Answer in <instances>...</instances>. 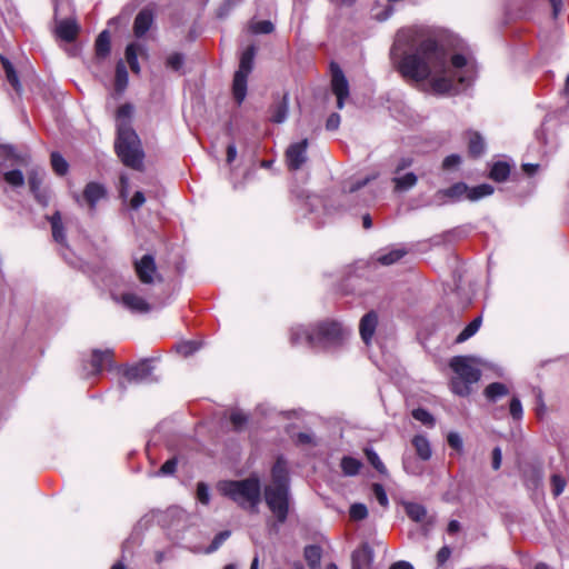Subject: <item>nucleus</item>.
<instances>
[{
	"label": "nucleus",
	"instance_id": "1",
	"mask_svg": "<svg viewBox=\"0 0 569 569\" xmlns=\"http://www.w3.org/2000/svg\"><path fill=\"white\" fill-rule=\"evenodd\" d=\"M400 34L391 49V57L398 66L399 72L417 82L430 78V87L436 94H457L459 84L468 86L470 79L465 74L468 59L461 53L451 57L450 63L443 46L433 38H426L410 52H405L397 60V49L400 44Z\"/></svg>",
	"mask_w": 569,
	"mask_h": 569
},
{
	"label": "nucleus",
	"instance_id": "2",
	"mask_svg": "<svg viewBox=\"0 0 569 569\" xmlns=\"http://www.w3.org/2000/svg\"><path fill=\"white\" fill-rule=\"evenodd\" d=\"M347 336L349 331L339 322L322 321L311 328L302 326L292 328L290 339L293 345L306 342L313 348H329L340 345Z\"/></svg>",
	"mask_w": 569,
	"mask_h": 569
},
{
	"label": "nucleus",
	"instance_id": "3",
	"mask_svg": "<svg viewBox=\"0 0 569 569\" xmlns=\"http://www.w3.org/2000/svg\"><path fill=\"white\" fill-rule=\"evenodd\" d=\"M219 489L223 496L230 498L243 509L256 511L261 500V485L256 476L242 480L223 481Z\"/></svg>",
	"mask_w": 569,
	"mask_h": 569
},
{
	"label": "nucleus",
	"instance_id": "4",
	"mask_svg": "<svg viewBox=\"0 0 569 569\" xmlns=\"http://www.w3.org/2000/svg\"><path fill=\"white\" fill-rule=\"evenodd\" d=\"M114 148L118 157L124 166L134 170H140L142 168L144 154L140 139L128 123H121L119 126Z\"/></svg>",
	"mask_w": 569,
	"mask_h": 569
},
{
	"label": "nucleus",
	"instance_id": "5",
	"mask_svg": "<svg viewBox=\"0 0 569 569\" xmlns=\"http://www.w3.org/2000/svg\"><path fill=\"white\" fill-rule=\"evenodd\" d=\"M455 376L451 378V390L460 397H467L471 392V385L479 381L480 370L473 365L470 357L457 356L449 362Z\"/></svg>",
	"mask_w": 569,
	"mask_h": 569
},
{
	"label": "nucleus",
	"instance_id": "6",
	"mask_svg": "<svg viewBox=\"0 0 569 569\" xmlns=\"http://www.w3.org/2000/svg\"><path fill=\"white\" fill-rule=\"evenodd\" d=\"M256 47L249 46L241 54L239 68L234 72L232 81V94L237 103L240 106L247 96L248 77L254 64Z\"/></svg>",
	"mask_w": 569,
	"mask_h": 569
},
{
	"label": "nucleus",
	"instance_id": "7",
	"mask_svg": "<svg viewBox=\"0 0 569 569\" xmlns=\"http://www.w3.org/2000/svg\"><path fill=\"white\" fill-rule=\"evenodd\" d=\"M264 500L278 522L283 523L289 511V489L264 488Z\"/></svg>",
	"mask_w": 569,
	"mask_h": 569
},
{
	"label": "nucleus",
	"instance_id": "8",
	"mask_svg": "<svg viewBox=\"0 0 569 569\" xmlns=\"http://www.w3.org/2000/svg\"><path fill=\"white\" fill-rule=\"evenodd\" d=\"M136 273L139 280L144 284L161 281L162 278L157 271L156 260L152 254H144L141 259L133 262Z\"/></svg>",
	"mask_w": 569,
	"mask_h": 569
},
{
	"label": "nucleus",
	"instance_id": "9",
	"mask_svg": "<svg viewBox=\"0 0 569 569\" xmlns=\"http://www.w3.org/2000/svg\"><path fill=\"white\" fill-rule=\"evenodd\" d=\"M331 89L337 97V108L342 109L345 100L349 97V83L338 64H331Z\"/></svg>",
	"mask_w": 569,
	"mask_h": 569
},
{
	"label": "nucleus",
	"instance_id": "10",
	"mask_svg": "<svg viewBox=\"0 0 569 569\" xmlns=\"http://www.w3.org/2000/svg\"><path fill=\"white\" fill-rule=\"evenodd\" d=\"M308 139L291 143L286 151V161L290 170H299L307 161Z\"/></svg>",
	"mask_w": 569,
	"mask_h": 569
},
{
	"label": "nucleus",
	"instance_id": "11",
	"mask_svg": "<svg viewBox=\"0 0 569 569\" xmlns=\"http://www.w3.org/2000/svg\"><path fill=\"white\" fill-rule=\"evenodd\" d=\"M463 197L468 199V186L465 182H457L449 188L438 190L435 193V201L438 206H443L448 201H460Z\"/></svg>",
	"mask_w": 569,
	"mask_h": 569
},
{
	"label": "nucleus",
	"instance_id": "12",
	"mask_svg": "<svg viewBox=\"0 0 569 569\" xmlns=\"http://www.w3.org/2000/svg\"><path fill=\"white\" fill-rule=\"evenodd\" d=\"M153 371V367L150 363V360L144 359L139 363L128 367L123 371V377L129 382L140 383L150 379Z\"/></svg>",
	"mask_w": 569,
	"mask_h": 569
},
{
	"label": "nucleus",
	"instance_id": "13",
	"mask_svg": "<svg viewBox=\"0 0 569 569\" xmlns=\"http://www.w3.org/2000/svg\"><path fill=\"white\" fill-rule=\"evenodd\" d=\"M117 302H120L123 307H126L131 312L136 313H147L151 310L150 305L146 301L144 298L138 296L134 292H123L119 298L114 297Z\"/></svg>",
	"mask_w": 569,
	"mask_h": 569
},
{
	"label": "nucleus",
	"instance_id": "14",
	"mask_svg": "<svg viewBox=\"0 0 569 569\" xmlns=\"http://www.w3.org/2000/svg\"><path fill=\"white\" fill-rule=\"evenodd\" d=\"M272 483L266 488L289 489V472L287 461L279 457L271 469Z\"/></svg>",
	"mask_w": 569,
	"mask_h": 569
},
{
	"label": "nucleus",
	"instance_id": "15",
	"mask_svg": "<svg viewBox=\"0 0 569 569\" xmlns=\"http://www.w3.org/2000/svg\"><path fill=\"white\" fill-rule=\"evenodd\" d=\"M373 562V550L368 543H363L351 555V569H368Z\"/></svg>",
	"mask_w": 569,
	"mask_h": 569
},
{
	"label": "nucleus",
	"instance_id": "16",
	"mask_svg": "<svg viewBox=\"0 0 569 569\" xmlns=\"http://www.w3.org/2000/svg\"><path fill=\"white\" fill-rule=\"evenodd\" d=\"M377 325H378V316L375 311H369L360 320L359 332H360L362 341L367 346L372 340V337L377 329Z\"/></svg>",
	"mask_w": 569,
	"mask_h": 569
},
{
	"label": "nucleus",
	"instance_id": "17",
	"mask_svg": "<svg viewBox=\"0 0 569 569\" xmlns=\"http://www.w3.org/2000/svg\"><path fill=\"white\" fill-rule=\"evenodd\" d=\"M154 21L150 9H142L134 18L133 33L137 38H142L151 29Z\"/></svg>",
	"mask_w": 569,
	"mask_h": 569
},
{
	"label": "nucleus",
	"instance_id": "18",
	"mask_svg": "<svg viewBox=\"0 0 569 569\" xmlns=\"http://www.w3.org/2000/svg\"><path fill=\"white\" fill-rule=\"evenodd\" d=\"M106 194V188L97 182H89L83 190V199L91 211H94L98 201L104 198Z\"/></svg>",
	"mask_w": 569,
	"mask_h": 569
},
{
	"label": "nucleus",
	"instance_id": "19",
	"mask_svg": "<svg viewBox=\"0 0 569 569\" xmlns=\"http://www.w3.org/2000/svg\"><path fill=\"white\" fill-rule=\"evenodd\" d=\"M395 192H407L418 182V176L415 172L395 174L391 179Z\"/></svg>",
	"mask_w": 569,
	"mask_h": 569
},
{
	"label": "nucleus",
	"instance_id": "20",
	"mask_svg": "<svg viewBox=\"0 0 569 569\" xmlns=\"http://www.w3.org/2000/svg\"><path fill=\"white\" fill-rule=\"evenodd\" d=\"M79 31V27L73 20H61L58 22L56 32L57 36L66 42H71L76 39Z\"/></svg>",
	"mask_w": 569,
	"mask_h": 569
},
{
	"label": "nucleus",
	"instance_id": "21",
	"mask_svg": "<svg viewBox=\"0 0 569 569\" xmlns=\"http://www.w3.org/2000/svg\"><path fill=\"white\" fill-rule=\"evenodd\" d=\"M111 358H112V351L109 349L103 350V351L98 350V349L93 350L92 359H91V367H92L91 373L99 375L102 371L103 366L111 361Z\"/></svg>",
	"mask_w": 569,
	"mask_h": 569
},
{
	"label": "nucleus",
	"instance_id": "22",
	"mask_svg": "<svg viewBox=\"0 0 569 569\" xmlns=\"http://www.w3.org/2000/svg\"><path fill=\"white\" fill-rule=\"evenodd\" d=\"M43 174L37 170H33L29 173V187L30 191L34 194L38 202L41 204H47V197L41 192V183H42Z\"/></svg>",
	"mask_w": 569,
	"mask_h": 569
},
{
	"label": "nucleus",
	"instance_id": "23",
	"mask_svg": "<svg viewBox=\"0 0 569 569\" xmlns=\"http://www.w3.org/2000/svg\"><path fill=\"white\" fill-rule=\"evenodd\" d=\"M412 445L416 449L418 457L421 460L427 461L431 458L432 450L430 447V442L425 436H421V435L415 436L412 439Z\"/></svg>",
	"mask_w": 569,
	"mask_h": 569
},
{
	"label": "nucleus",
	"instance_id": "24",
	"mask_svg": "<svg viewBox=\"0 0 569 569\" xmlns=\"http://www.w3.org/2000/svg\"><path fill=\"white\" fill-rule=\"evenodd\" d=\"M289 111V98L288 94H283L281 100L272 107L271 121L274 123H282Z\"/></svg>",
	"mask_w": 569,
	"mask_h": 569
},
{
	"label": "nucleus",
	"instance_id": "25",
	"mask_svg": "<svg viewBox=\"0 0 569 569\" xmlns=\"http://www.w3.org/2000/svg\"><path fill=\"white\" fill-rule=\"evenodd\" d=\"M50 223H51L52 237H53L54 241L63 244L66 242V233H64V228L62 224L61 214L59 211H56L51 216Z\"/></svg>",
	"mask_w": 569,
	"mask_h": 569
},
{
	"label": "nucleus",
	"instance_id": "26",
	"mask_svg": "<svg viewBox=\"0 0 569 569\" xmlns=\"http://www.w3.org/2000/svg\"><path fill=\"white\" fill-rule=\"evenodd\" d=\"M483 393L489 401L495 402L499 398L507 396L509 389L501 382H492L486 387Z\"/></svg>",
	"mask_w": 569,
	"mask_h": 569
},
{
	"label": "nucleus",
	"instance_id": "27",
	"mask_svg": "<svg viewBox=\"0 0 569 569\" xmlns=\"http://www.w3.org/2000/svg\"><path fill=\"white\" fill-rule=\"evenodd\" d=\"M405 511L407 516L415 522H421L427 516V509L416 502H405Z\"/></svg>",
	"mask_w": 569,
	"mask_h": 569
},
{
	"label": "nucleus",
	"instance_id": "28",
	"mask_svg": "<svg viewBox=\"0 0 569 569\" xmlns=\"http://www.w3.org/2000/svg\"><path fill=\"white\" fill-rule=\"evenodd\" d=\"M96 54L99 58H106L110 53V33L103 30L96 40Z\"/></svg>",
	"mask_w": 569,
	"mask_h": 569
},
{
	"label": "nucleus",
	"instance_id": "29",
	"mask_svg": "<svg viewBox=\"0 0 569 569\" xmlns=\"http://www.w3.org/2000/svg\"><path fill=\"white\" fill-rule=\"evenodd\" d=\"M509 174L510 166L505 161H498L493 163L489 177L497 182H502L507 180Z\"/></svg>",
	"mask_w": 569,
	"mask_h": 569
},
{
	"label": "nucleus",
	"instance_id": "30",
	"mask_svg": "<svg viewBox=\"0 0 569 569\" xmlns=\"http://www.w3.org/2000/svg\"><path fill=\"white\" fill-rule=\"evenodd\" d=\"M495 191L493 187L488 183H482L473 188L468 187V200L477 201L481 198L492 194Z\"/></svg>",
	"mask_w": 569,
	"mask_h": 569
},
{
	"label": "nucleus",
	"instance_id": "31",
	"mask_svg": "<svg viewBox=\"0 0 569 569\" xmlns=\"http://www.w3.org/2000/svg\"><path fill=\"white\" fill-rule=\"evenodd\" d=\"M303 556H305L307 563L311 568H316L320 565L321 548L317 545H309L305 548Z\"/></svg>",
	"mask_w": 569,
	"mask_h": 569
},
{
	"label": "nucleus",
	"instance_id": "32",
	"mask_svg": "<svg viewBox=\"0 0 569 569\" xmlns=\"http://www.w3.org/2000/svg\"><path fill=\"white\" fill-rule=\"evenodd\" d=\"M1 62H2V67L4 69L8 82L13 87V89L17 92H20L21 91V84H20L18 76H17V73H16V71L13 69V66L10 63V61L8 59H6L3 57H1Z\"/></svg>",
	"mask_w": 569,
	"mask_h": 569
},
{
	"label": "nucleus",
	"instance_id": "33",
	"mask_svg": "<svg viewBox=\"0 0 569 569\" xmlns=\"http://www.w3.org/2000/svg\"><path fill=\"white\" fill-rule=\"evenodd\" d=\"M138 50L139 46L134 42L129 43L126 48V59L130 66V69L134 73H139L140 71V66L138 62Z\"/></svg>",
	"mask_w": 569,
	"mask_h": 569
},
{
	"label": "nucleus",
	"instance_id": "34",
	"mask_svg": "<svg viewBox=\"0 0 569 569\" xmlns=\"http://www.w3.org/2000/svg\"><path fill=\"white\" fill-rule=\"evenodd\" d=\"M468 148H469V153L472 157L481 156L485 151V142H483L482 137L477 132H472L469 138Z\"/></svg>",
	"mask_w": 569,
	"mask_h": 569
},
{
	"label": "nucleus",
	"instance_id": "35",
	"mask_svg": "<svg viewBox=\"0 0 569 569\" xmlns=\"http://www.w3.org/2000/svg\"><path fill=\"white\" fill-rule=\"evenodd\" d=\"M481 318L473 319L456 338V342L461 343L471 338L480 328Z\"/></svg>",
	"mask_w": 569,
	"mask_h": 569
},
{
	"label": "nucleus",
	"instance_id": "36",
	"mask_svg": "<svg viewBox=\"0 0 569 569\" xmlns=\"http://www.w3.org/2000/svg\"><path fill=\"white\" fill-rule=\"evenodd\" d=\"M361 468V462L352 457H343L341 469L346 476H356Z\"/></svg>",
	"mask_w": 569,
	"mask_h": 569
},
{
	"label": "nucleus",
	"instance_id": "37",
	"mask_svg": "<svg viewBox=\"0 0 569 569\" xmlns=\"http://www.w3.org/2000/svg\"><path fill=\"white\" fill-rule=\"evenodd\" d=\"M128 84V71L122 61H119L116 67V89L123 91Z\"/></svg>",
	"mask_w": 569,
	"mask_h": 569
},
{
	"label": "nucleus",
	"instance_id": "38",
	"mask_svg": "<svg viewBox=\"0 0 569 569\" xmlns=\"http://www.w3.org/2000/svg\"><path fill=\"white\" fill-rule=\"evenodd\" d=\"M132 113L133 107L131 104L124 103L120 106L117 110V129L121 123H128L129 126H131L130 119L132 117Z\"/></svg>",
	"mask_w": 569,
	"mask_h": 569
},
{
	"label": "nucleus",
	"instance_id": "39",
	"mask_svg": "<svg viewBox=\"0 0 569 569\" xmlns=\"http://www.w3.org/2000/svg\"><path fill=\"white\" fill-rule=\"evenodd\" d=\"M407 251L403 249H395L388 253L381 254L378 257V261L381 264L389 266L397 261H399L403 256H406Z\"/></svg>",
	"mask_w": 569,
	"mask_h": 569
},
{
	"label": "nucleus",
	"instance_id": "40",
	"mask_svg": "<svg viewBox=\"0 0 569 569\" xmlns=\"http://www.w3.org/2000/svg\"><path fill=\"white\" fill-rule=\"evenodd\" d=\"M51 166L54 172L59 176L66 174L69 167L64 158L58 152L51 153Z\"/></svg>",
	"mask_w": 569,
	"mask_h": 569
},
{
	"label": "nucleus",
	"instance_id": "41",
	"mask_svg": "<svg viewBox=\"0 0 569 569\" xmlns=\"http://www.w3.org/2000/svg\"><path fill=\"white\" fill-rule=\"evenodd\" d=\"M365 453H366V457L368 459V461L370 462V465L380 473L385 475L387 472V468L386 466L383 465V462L380 460L378 453L371 449V448H366L365 449Z\"/></svg>",
	"mask_w": 569,
	"mask_h": 569
},
{
	"label": "nucleus",
	"instance_id": "42",
	"mask_svg": "<svg viewBox=\"0 0 569 569\" xmlns=\"http://www.w3.org/2000/svg\"><path fill=\"white\" fill-rule=\"evenodd\" d=\"M3 179L12 187H22L24 184L23 173L18 169L6 172Z\"/></svg>",
	"mask_w": 569,
	"mask_h": 569
},
{
	"label": "nucleus",
	"instance_id": "43",
	"mask_svg": "<svg viewBox=\"0 0 569 569\" xmlns=\"http://www.w3.org/2000/svg\"><path fill=\"white\" fill-rule=\"evenodd\" d=\"M412 417L423 423L425 426L432 427L435 425V418L432 415L423 409V408H417L412 411Z\"/></svg>",
	"mask_w": 569,
	"mask_h": 569
},
{
	"label": "nucleus",
	"instance_id": "44",
	"mask_svg": "<svg viewBox=\"0 0 569 569\" xmlns=\"http://www.w3.org/2000/svg\"><path fill=\"white\" fill-rule=\"evenodd\" d=\"M251 31L257 34H268L274 29L273 23L269 20L253 22L250 27Z\"/></svg>",
	"mask_w": 569,
	"mask_h": 569
},
{
	"label": "nucleus",
	"instance_id": "45",
	"mask_svg": "<svg viewBox=\"0 0 569 569\" xmlns=\"http://www.w3.org/2000/svg\"><path fill=\"white\" fill-rule=\"evenodd\" d=\"M231 532L229 530L220 531L213 540L211 541L210 546L207 548V553H212L217 551L220 546L230 537Z\"/></svg>",
	"mask_w": 569,
	"mask_h": 569
},
{
	"label": "nucleus",
	"instance_id": "46",
	"mask_svg": "<svg viewBox=\"0 0 569 569\" xmlns=\"http://www.w3.org/2000/svg\"><path fill=\"white\" fill-rule=\"evenodd\" d=\"M349 515L355 521L363 520L368 516V509L363 503H353L350 507Z\"/></svg>",
	"mask_w": 569,
	"mask_h": 569
},
{
	"label": "nucleus",
	"instance_id": "47",
	"mask_svg": "<svg viewBox=\"0 0 569 569\" xmlns=\"http://www.w3.org/2000/svg\"><path fill=\"white\" fill-rule=\"evenodd\" d=\"M184 63V57L181 53L174 52L171 53L166 61V64L168 68H170L173 71H179L183 67Z\"/></svg>",
	"mask_w": 569,
	"mask_h": 569
},
{
	"label": "nucleus",
	"instance_id": "48",
	"mask_svg": "<svg viewBox=\"0 0 569 569\" xmlns=\"http://www.w3.org/2000/svg\"><path fill=\"white\" fill-rule=\"evenodd\" d=\"M200 348V345L196 341H183L177 346V351L183 357L191 356Z\"/></svg>",
	"mask_w": 569,
	"mask_h": 569
},
{
	"label": "nucleus",
	"instance_id": "49",
	"mask_svg": "<svg viewBox=\"0 0 569 569\" xmlns=\"http://www.w3.org/2000/svg\"><path fill=\"white\" fill-rule=\"evenodd\" d=\"M243 0H223L218 9V17L224 18L227 17L237 6H239Z\"/></svg>",
	"mask_w": 569,
	"mask_h": 569
},
{
	"label": "nucleus",
	"instance_id": "50",
	"mask_svg": "<svg viewBox=\"0 0 569 569\" xmlns=\"http://www.w3.org/2000/svg\"><path fill=\"white\" fill-rule=\"evenodd\" d=\"M230 421L236 430L242 429L248 422V416L241 411H233L230 415Z\"/></svg>",
	"mask_w": 569,
	"mask_h": 569
},
{
	"label": "nucleus",
	"instance_id": "51",
	"mask_svg": "<svg viewBox=\"0 0 569 569\" xmlns=\"http://www.w3.org/2000/svg\"><path fill=\"white\" fill-rule=\"evenodd\" d=\"M178 466V459L176 457L167 460L159 471L157 472L158 476H171L176 472Z\"/></svg>",
	"mask_w": 569,
	"mask_h": 569
},
{
	"label": "nucleus",
	"instance_id": "52",
	"mask_svg": "<svg viewBox=\"0 0 569 569\" xmlns=\"http://www.w3.org/2000/svg\"><path fill=\"white\" fill-rule=\"evenodd\" d=\"M566 480L560 475H553L551 477L552 493L555 497L560 496L566 488Z\"/></svg>",
	"mask_w": 569,
	"mask_h": 569
},
{
	"label": "nucleus",
	"instance_id": "53",
	"mask_svg": "<svg viewBox=\"0 0 569 569\" xmlns=\"http://www.w3.org/2000/svg\"><path fill=\"white\" fill-rule=\"evenodd\" d=\"M509 411L513 419L520 420L523 415L522 405L518 397H512L510 405H509Z\"/></svg>",
	"mask_w": 569,
	"mask_h": 569
},
{
	"label": "nucleus",
	"instance_id": "54",
	"mask_svg": "<svg viewBox=\"0 0 569 569\" xmlns=\"http://www.w3.org/2000/svg\"><path fill=\"white\" fill-rule=\"evenodd\" d=\"M372 490H373V495H375V498L377 499V501L382 506V507H388L389 505V500H388V497H387V493H386V490L383 488L382 485L380 483H375L372 486Z\"/></svg>",
	"mask_w": 569,
	"mask_h": 569
},
{
	"label": "nucleus",
	"instance_id": "55",
	"mask_svg": "<svg viewBox=\"0 0 569 569\" xmlns=\"http://www.w3.org/2000/svg\"><path fill=\"white\" fill-rule=\"evenodd\" d=\"M197 499L203 505H208L210 501L209 488L204 482L197 485Z\"/></svg>",
	"mask_w": 569,
	"mask_h": 569
},
{
	"label": "nucleus",
	"instance_id": "56",
	"mask_svg": "<svg viewBox=\"0 0 569 569\" xmlns=\"http://www.w3.org/2000/svg\"><path fill=\"white\" fill-rule=\"evenodd\" d=\"M413 163L412 158L409 157H402L397 161V164L393 169V176L400 174L402 171H405L407 168L411 167Z\"/></svg>",
	"mask_w": 569,
	"mask_h": 569
},
{
	"label": "nucleus",
	"instance_id": "57",
	"mask_svg": "<svg viewBox=\"0 0 569 569\" xmlns=\"http://www.w3.org/2000/svg\"><path fill=\"white\" fill-rule=\"evenodd\" d=\"M461 162V158L459 154H450L446 157L442 161V168L446 170H450L457 166H459Z\"/></svg>",
	"mask_w": 569,
	"mask_h": 569
},
{
	"label": "nucleus",
	"instance_id": "58",
	"mask_svg": "<svg viewBox=\"0 0 569 569\" xmlns=\"http://www.w3.org/2000/svg\"><path fill=\"white\" fill-rule=\"evenodd\" d=\"M448 445L460 451L462 449V439L459 433L457 432H450L447 437Z\"/></svg>",
	"mask_w": 569,
	"mask_h": 569
},
{
	"label": "nucleus",
	"instance_id": "59",
	"mask_svg": "<svg viewBox=\"0 0 569 569\" xmlns=\"http://www.w3.org/2000/svg\"><path fill=\"white\" fill-rule=\"evenodd\" d=\"M146 202V197L143 194V192L141 191H137L134 192L131 201H130V206L132 209L137 210L139 209L143 203Z\"/></svg>",
	"mask_w": 569,
	"mask_h": 569
},
{
	"label": "nucleus",
	"instance_id": "60",
	"mask_svg": "<svg viewBox=\"0 0 569 569\" xmlns=\"http://www.w3.org/2000/svg\"><path fill=\"white\" fill-rule=\"evenodd\" d=\"M340 124V116L338 113H332L329 116L326 122L327 130L333 131L339 128Z\"/></svg>",
	"mask_w": 569,
	"mask_h": 569
},
{
	"label": "nucleus",
	"instance_id": "61",
	"mask_svg": "<svg viewBox=\"0 0 569 569\" xmlns=\"http://www.w3.org/2000/svg\"><path fill=\"white\" fill-rule=\"evenodd\" d=\"M375 178H376V176L367 177V178H365L362 180L353 182L349 187L346 188V191H348L349 193L356 192L359 189H361L362 187H365L371 179H375Z\"/></svg>",
	"mask_w": 569,
	"mask_h": 569
},
{
	"label": "nucleus",
	"instance_id": "62",
	"mask_svg": "<svg viewBox=\"0 0 569 569\" xmlns=\"http://www.w3.org/2000/svg\"><path fill=\"white\" fill-rule=\"evenodd\" d=\"M451 549L448 546H443L437 552V561L439 565H443L450 557Z\"/></svg>",
	"mask_w": 569,
	"mask_h": 569
},
{
	"label": "nucleus",
	"instance_id": "63",
	"mask_svg": "<svg viewBox=\"0 0 569 569\" xmlns=\"http://www.w3.org/2000/svg\"><path fill=\"white\" fill-rule=\"evenodd\" d=\"M502 461V452L499 447L493 448L492 450V468L498 470L501 466Z\"/></svg>",
	"mask_w": 569,
	"mask_h": 569
},
{
	"label": "nucleus",
	"instance_id": "64",
	"mask_svg": "<svg viewBox=\"0 0 569 569\" xmlns=\"http://www.w3.org/2000/svg\"><path fill=\"white\" fill-rule=\"evenodd\" d=\"M389 569H415L413 566L408 561H397L390 566Z\"/></svg>",
	"mask_w": 569,
	"mask_h": 569
}]
</instances>
